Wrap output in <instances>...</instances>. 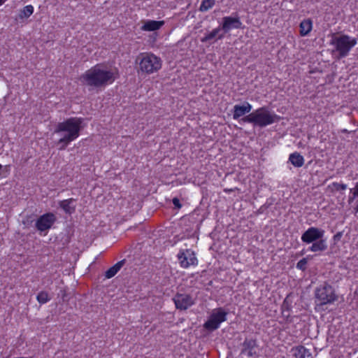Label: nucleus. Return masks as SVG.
Segmentation results:
<instances>
[{
	"instance_id": "nucleus-1",
	"label": "nucleus",
	"mask_w": 358,
	"mask_h": 358,
	"mask_svg": "<svg viewBox=\"0 0 358 358\" xmlns=\"http://www.w3.org/2000/svg\"><path fill=\"white\" fill-rule=\"evenodd\" d=\"M116 74L114 71L99 64L82 74L80 80L90 89H101L112 84L117 78Z\"/></svg>"
},
{
	"instance_id": "nucleus-2",
	"label": "nucleus",
	"mask_w": 358,
	"mask_h": 358,
	"mask_svg": "<svg viewBox=\"0 0 358 358\" xmlns=\"http://www.w3.org/2000/svg\"><path fill=\"white\" fill-rule=\"evenodd\" d=\"M83 119L80 117H70L64 122H59L54 131L60 138L55 143L59 150H64L68 145L76 140L80 135L83 127Z\"/></svg>"
},
{
	"instance_id": "nucleus-3",
	"label": "nucleus",
	"mask_w": 358,
	"mask_h": 358,
	"mask_svg": "<svg viewBox=\"0 0 358 358\" xmlns=\"http://www.w3.org/2000/svg\"><path fill=\"white\" fill-rule=\"evenodd\" d=\"M280 117L273 111H271L267 107H261L248 115L244 116L240 122L253 124L261 128L279 122Z\"/></svg>"
},
{
	"instance_id": "nucleus-4",
	"label": "nucleus",
	"mask_w": 358,
	"mask_h": 358,
	"mask_svg": "<svg viewBox=\"0 0 358 358\" xmlns=\"http://www.w3.org/2000/svg\"><path fill=\"white\" fill-rule=\"evenodd\" d=\"M331 37L329 44L334 47L332 52L338 53V59L347 57L357 43L356 38H352L346 34L337 36L336 34H332Z\"/></svg>"
},
{
	"instance_id": "nucleus-5",
	"label": "nucleus",
	"mask_w": 358,
	"mask_h": 358,
	"mask_svg": "<svg viewBox=\"0 0 358 358\" xmlns=\"http://www.w3.org/2000/svg\"><path fill=\"white\" fill-rule=\"evenodd\" d=\"M315 310H323L325 305L332 304L338 300V295L334 288L329 284L324 282L319 285L315 291Z\"/></svg>"
},
{
	"instance_id": "nucleus-6",
	"label": "nucleus",
	"mask_w": 358,
	"mask_h": 358,
	"mask_svg": "<svg viewBox=\"0 0 358 358\" xmlns=\"http://www.w3.org/2000/svg\"><path fill=\"white\" fill-rule=\"evenodd\" d=\"M139 66L142 72L148 74L157 72L162 65L160 57L152 53H142L138 57Z\"/></svg>"
},
{
	"instance_id": "nucleus-7",
	"label": "nucleus",
	"mask_w": 358,
	"mask_h": 358,
	"mask_svg": "<svg viewBox=\"0 0 358 358\" xmlns=\"http://www.w3.org/2000/svg\"><path fill=\"white\" fill-rule=\"evenodd\" d=\"M227 312L222 308L213 309L203 327L208 331H214L220 327V324L227 320Z\"/></svg>"
},
{
	"instance_id": "nucleus-8",
	"label": "nucleus",
	"mask_w": 358,
	"mask_h": 358,
	"mask_svg": "<svg viewBox=\"0 0 358 358\" xmlns=\"http://www.w3.org/2000/svg\"><path fill=\"white\" fill-rule=\"evenodd\" d=\"M177 257L182 268H187L198 264L196 255L190 249H180L177 255Z\"/></svg>"
},
{
	"instance_id": "nucleus-9",
	"label": "nucleus",
	"mask_w": 358,
	"mask_h": 358,
	"mask_svg": "<svg viewBox=\"0 0 358 358\" xmlns=\"http://www.w3.org/2000/svg\"><path fill=\"white\" fill-rule=\"evenodd\" d=\"M55 220L56 217L53 213H45L37 219L35 226L41 234L44 232V235H45L48 231L52 227Z\"/></svg>"
},
{
	"instance_id": "nucleus-10",
	"label": "nucleus",
	"mask_w": 358,
	"mask_h": 358,
	"mask_svg": "<svg viewBox=\"0 0 358 358\" xmlns=\"http://www.w3.org/2000/svg\"><path fill=\"white\" fill-rule=\"evenodd\" d=\"M324 234L323 229L312 227L302 234L301 241L306 243H311L322 238Z\"/></svg>"
},
{
	"instance_id": "nucleus-11",
	"label": "nucleus",
	"mask_w": 358,
	"mask_h": 358,
	"mask_svg": "<svg viewBox=\"0 0 358 358\" xmlns=\"http://www.w3.org/2000/svg\"><path fill=\"white\" fill-rule=\"evenodd\" d=\"M220 26L222 31L226 34L231 29H241L242 27V22L238 16H227L222 18V23Z\"/></svg>"
},
{
	"instance_id": "nucleus-12",
	"label": "nucleus",
	"mask_w": 358,
	"mask_h": 358,
	"mask_svg": "<svg viewBox=\"0 0 358 358\" xmlns=\"http://www.w3.org/2000/svg\"><path fill=\"white\" fill-rule=\"evenodd\" d=\"M173 301L176 308L180 310H186L194 303L192 297L187 294H176Z\"/></svg>"
},
{
	"instance_id": "nucleus-13",
	"label": "nucleus",
	"mask_w": 358,
	"mask_h": 358,
	"mask_svg": "<svg viewBox=\"0 0 358 358\" xmlns=\"http://www.w3.org/2000/svg\"><path fill=\"white\" fill-rule=\"evenodd\" d=\"M252 105L245 101L243 105H235L233 108V118L238 120L240 117L244 116L245 114L249 113L252 110Z\"/></svg>"
},
{
	"instance_id": "nucleus-14",
	"label": "nucleus",
	"mask_w": 358,
	"mask_h": 358,
	"mask_svg": "<svg viewBox=\"0 0 358 358\" xmlns=\"http://www.w3.org/2000/svg\"><path fill=\"white\" fill-rule=\"evenodd\" d=\"M222 30V29L221 26H219L209 33L206 34L205 36L201 38V41L202 43H207L213 40H214V41H217V40L222 39L224 37L225 33L224 31L221 33Z\"/></svg>"
},
{
	"instance_id": "nucleus-15",
	"label": "nucleus",
	"mask_w": 358,
	"mask_h": 358,
	"mask_svg": "<svg viewBox=\"0 0 358 358\" xmlns=\"http://www.w3.org/2000/svg\"><path fill=\"white\" fill-rule=\"evenodd\" d=\"M291 352L294 358H313L310 350L303 345L293 347L291 349Z\"/></svg>"
},
{
	"instance_id": "nucleus-16",
	"label": "nucleus",
	"mask_w": 358,
	"mask_h": 358,
	"mask_svg": "<svg viewBox=\"0 0 358 358\" xmlns=\"http://www.w3.org/2000/svg\"><path fill=\"white\" fill-rule=\"evenodd\" d=\"M164 24V21L148 20L141 27V29L147 31H156L159 29Z\"/></svg>"
},
{
	"instance_id": "nucleus-17",
	"label": "nucleus",
	"mask_w": 358,
	"mask_h": 358,
	"mask_svg": "<svg viewBox=\"0 0 358 358\" xmlns=\"http://www.w3.org/2000/svg\"><path fill=\"white\" fill-rule=\"evenodd\" d=\"M313 22L310 19L303 20L299 24L301 36H307L312 30Z\"/></svg>"
},
{
	"instance_id": "nucleus-18",
	"label": "nucleus",
	"mask_w": 358,
	"mask_h": 358,
	"mask_svg": "<svg viewBox=\"0 0 358 358\" xmlns=\"http://www.w3.org/2000/svg\"><path fill=\"white\" fill-rule=\"evenodd\" d=\"M289 161L295 167H301L304 164V159L299 152H295L289 155Z\"/></svg>"
},
{
	"instance_id": "nucleus-19",
	"label": "nucleus",
	"mask_w": 358,
	"mask_h": 358,
	"mask_svg": "<svg viewBox=\"0 0 358 358\" xmlns=\"http://www.w3.org/2000/svg\"><path fill=\"white\" fill-rule=\"evenodd\" d=\"M327 248V242L324 239H320L313 243L312 245L309 248L311 252H322Z\"/></svg>"
},
{
	"instance_id": "nucleus-20",
	"label": "nucleus",
	"mask_w": 358,
	"mask_h": 358,
	"mask_svg": "<svg viewBox=\"0 0 358 358\" xmlns=\"http://www.w3.org/2000/svg\"><path fill=\"white\" fill-rule=\"evenodd\" d=\"M121 266V263L118 262L112 267H110L109 269H108L105 273L106 278H111L114 275H115V274L120 271Z\"/></svg>"
},
{
	"instance_id": "nucleus-21",
	"label": "nucleus",
	"mask_w": 358,
	"mask_h": 358,
	"mask_svg": "<svg viewBox=\"0 0 358 358\" xmlns=\"http://www.w3.org/2000/svg\"><path fill=\"white\" fill-rule=\"evenodd\" d=\"M215 3V0H202L199 7V11L206 12L210 9Z\"/></svg>"
},
{
	"instance_id": "nucleus-22",
	"label": "nucleus",
	"mask_w": 358,
	"mask_h": 358,
	"mask_svg": "<svg viewBox=\"0 0 358 358\" xmlns=\"http://www.w3.org/2000/svg\"><path fill=\"white\" fill-rule=\"evenodd\" d=\"M34 12V7L31 5H28L24 7V8L20 11L19 15L20 18L22 19L24 17H29L31 15H32Z\"/></svg>"
},
{
	"instance_id": "nucleus-23",
	"label": "nucleus",
	"mask_w": 358,
	"mask_h": 358,
	"mask_svg": "<svg viewBox=\"0 0 358 358\" xmlns=\"http://www.w3.org/2000/svg\"><path fill=\"white\" fill-rule=\"evenodd\" d=\"M36 299L38 303L41 304L45 303L50 300L48 293L46 292H39L37 295Z\"/></svg>"
},
{
	"instance_id": "nucleus-24",
	"label": "nucleus",
	"mask_w": 358,
	"mask_h": 358,
	"mask_svg": "<svg viewBox=\"0 0 358 358\" xmlns=\"http://www.w3.org/2000/svg\"><path fill=\"white\" fill-rule=\"evenodd\" d=\"M357 197H358V182L356 183L354 188L350 189L348 201H352Z\"/></svg>"
},
{
	"instance_id": "nucleus-25",
	"label": "nucleus",
	"mask_w": 358,
	"mask_h": 358,
	"mask_svg": "<svg viewBox=\"0 0 358 358\" xmlns=\"http://www.w3.org/2000/svg\"><path fill=\"white\" fill-rule=\"evenodd\" d=\"M306 264H307L306 258H303L302 259L299 260L298 262V263L296 264V268L298 269L304 271L306 268Z\"/></svg>"
},
{
	"instance_id": "nucleus-26",
	"label": "nucleus",
	"mask_w": 358,
	"mask_h": 358,
	"mask_svg": "<svg viewBox=\"0 0 358 358\" xmlns=\"http://www.w3.org/2000/svg\"><path fill=\"white\" fill-rule=\"evenodd\" d=\"M333 185H334V188L336 190H338V191L345 190V189H347V185L345 184H341V183H338V182H334Z\"/></svg>"
},
{
	"instance_id": "nucleus-27",
	"label": "nucleus",
	"mask_w": 358,
	"mask_h": 358,
	"mask_svg": "<svg viewBox=\"0 0 358 358\" xmlns=\"http://www.w3.org/2000/svg\"><path fill=\"white\" fill-rule=\"evenodd\" d=\"M70 203H62V208L66 212V213H71V210H69V204Z\"/></svg>"
},
{
	"instance_id": "nucleus-28",
	"label": "nucleus",
	"mask_w": 358,
	"mask_h": 358,
	"mask_svg": "<svg viewBox=\"0 0 358 358\" xmlns=\"http://www.w3.org/2000/svg\"><path fill=\"white\" fill-rule=\"evenodd\" d=\"M242 353L243 355H248V356H252V351L251 350H247V349H244L242 352Z\"/></svg>"
},
{
	"instance_id": "nucleus-29",
	"label": "nucleus",
	"mask_w": 358,
	"mask_h": 358,
	"mask_svg": "<svg viewBox=\"0 0 358 358\" xmlns=\"http://www.w3.org/2000/svg\"><path fill=\"white\" fill-rule=\"evenodd\" d=\"M234 191H237L239 192V189H238L237 187H235V188H231V189H224V192H234Z\"/></svg>"
},
{
	"instance_id": "nucleus-30",
	"label": "nucleus",
	"mask_w": 358,
	"mask_h": 358,
	"mask_svg": "<svg viewBox=\"0 0 358 358\" xmlns=\"http://www.w3.org/2000/svg\"><path fill=\"white\" fill-rule=\"evenodd\" d=\"M173 204L175 206V208H176V209H179L182 206L181 203H179V202L173 203Z\"/></svg>"
},
{
	"instance_id": "nucleus-31",
	"label": "nucleus",
	"mask_w": 358,
	"mask_h": 358,
	"mask_svg": "<svg viewBox=\"0 0 358 358\" xmlns=\"http://www.w3.org/2000/svg\"><path fill=\"white\" fill-rule=\"evenodd\" d=\"M128 204H130L131 203H127ZM134 205H136V207L138 208H141V206H140V203H131Z\"/></svg>"
},
{
	"instance_id": "nucleus-32",
	"label": "nucleus",
	"mask_w": 358,
	"mask_h": 358,
	"mask_svg": "<svg viewBox=\"0 0 358 358\" xmlns=\"http://www.w3.org/2000/svg\"><path fill=\"white\" fill-rule=\"evenodd\" d=\"M62 201H65V202H67V201H73V199H64V200H62Z\"/></svg>"
},
{
	"instance_id": "nucleus-33",
	"label": "nucleus",
	"mask_w": 358,
	"mask_h": 358,
	"mask_svg": "<svg viewBox=\"0 0 358 358\" xmlns=\"http://www.w3.org/2000/svg\"><path fill=\"white\" fill-rule=\"evenodd\" d=\"M171 201H180L177 197H174Z\"/></svg>"
},
{
	"instance_id": "nucleus-34",
	"label": "nucleus",
	"mask_w": 358,
	"mask_h": 358,
	"mask_svg": "<svg viewBox=\"0 0 358 358\" xmlns=\"http://www.w3.org/2000/svg\"><path fill=\"white\" fill-rule=\"evenodd\" d=\"M341 236V234H337L336 235H335L334 238H340Z\"/></svg>"
},
{
	"instance_id": "nucleus-35",
	"label": "nucleus",
	"mask_w": 358,
	"mask_h": 358,
	"mask_svg": "<svg viewBox=\"0 0 358 358\" xmlns=\"http://www.w3.org/2000/svg\"><path fill=\"white\" fill-rule=\"evenodd\" d=\"M356 213L358 214V205H357V209H356Z\"/></svg>"
}]
</instances>
